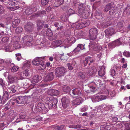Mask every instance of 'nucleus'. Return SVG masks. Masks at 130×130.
Here are the masks:
<instances>
[{
    "instance_id": "1",
    "label": "nucleus",
    "mask_w": 130,
    "mask_h": 130,
    "mask_svg": "<svg viewBox=\"0 0 130 130\" xmlns=\"http://www.w3.org/2000/svg\"><path fill=\"white\" fill-rule=\"evenodd\" d=\"M45 106L47 108H51L54 106V107L58 102L57 99L53 96L50 98L47 97L45 99Z\"/></svg>"
},
{
    "instance_id": "62",
    "label": "nucleus",
    "mask_w": 130,
    "mask_h": 130,
    "mask_svg": "<svg viewBox=\"0 0 130 130\" xmlns=\"http://www.w3.org/2000/svg\"><path fill=\"white\" fill-rule=\"evenodd\" d=\"M2 41L4 42H6L9 41V38L8 37H5L3 38Z\"/></svg>"
},
{
    "instance_id": "49",
    "label": "nucleus",
    "mask_w": 130,
    "mask_h": 130,
    "mask_svg": "<svg viewBox=\"0 0 130 130\" xmlns=\"http://www.w3.org/2000/svg\"><path fill=\"white\" fill-rule=\"evenodd\" d=\"M39 12L40 14V17H43L44 15H45L46 14V11L44 10L41 11H39Z\"/></svg>"
},
{
    "instance_id": "52",
    "label": "nucleus",
    "mask_w": 130,
    "mask_h": 130,
    "mask_svg": "<svg viewBox=\"0 0 130 130\" xmlns=\"http://www.w3.org/2000/svg\"><path fill=\"white\" fill-rule=\"evenodd\" d=\"M125 130H130V124L128 123H126L125 124Z\"/></svg>"
},
{
    "instance_id": "60",
    "label": "nucleus",
    "mask_w": 130,
    "mask_h": 130,
    "mask_svg": "<svg viewBox=\"0 0 130 130\" xmlns=\"http://www.w3.org/2000/svg\"><path fill=\"white\" fill-rule=\"evenodd\" d=\"M107 127V126L105 125H101L100 130H108Z\"/></svg>"
},
{
    "instance_id": "59",
    "label": "nucleus",
    "mask_w": 130,
    "mask_h": 130,
    "mask_svg": "<svg viewBox=\"0 0 130 130\" xmlns=\"http://www.w3.org/2000/svg\"><path fill=\"white\" fill-rule=\"evenodd\" d=\"M94 99L95 101L96 102H98L101 101L100 96L97 95L96 96Z\"/></svg>"
},
{
    "instance_id": "16",
    "label": "nucleus",
    "mask_w": 130,
    "mask_h": 130,
    "mask_svg": "<svg viewBox=\"0 0 130 130\" xmlns=\"http://www.w3.org/2000/svg\"><path fill=\"white\" fill-rule=\"evenodd\" d=\"M89 61L90 62L89 64V65H90V63L93 62V60L91 57L88 56L86 58L84 61L83 63L84 67L86 66L87 64L88 63Z\"/></svg>"
},
{
    "instance_id": "32",
    "label": "nucleus",
    "mask_w": 130,
    "mask_h": 130,
    "mask_svg": "<svg viewBox=\"0 0 130 130\" xmlns=\"http://www.w3.org/2000/svg\"><path fill=\"white\" fill-rule=\"evenodd\" d=\"M46 65L42 62H41L37 66L38 70H43L45 68Z\"/></svg>"
},
{
    "instance_id": "22",
    "label": "nucleus",
    "mask_w": 130,
    "mask_h": 130,
    "mask_svg": "<svg viewBox=\"0 0 130 130\" xmlns=\"http://www.w3.org/2000/svg\"><path fill=\"white\" fill-rule=\"evenodd\" d=\"M83 101L82 98L79 97L77 98L76 100L74 101L73 103L75 105H79L82 103Z\"/></svg>"
},
{
    "instance_id": "35",
    "label": "nucleus",
    "mask_w": 130,
    "mask_h": 130,
    "mask_svg": "<svg viewBox=\"0 0 130 130\" xmlns=\"http://www.w3.org/2000/svg\"><path fill=\"white\" fill-rule=\"evenodd\" d=\"M6 63L5 61L2 59L0 60V70H2L4 68V65Z\"/></svg>"
},
{
    "instance_id": "28",
    "label": "nucleus",
    "mask_w": 130,
    "mask_h": 130,
    "mask_svg": "<svg viewBox=\"0 0 130 130\" xmlns=\"http://www.w3.org/2000/svg\"><path fill=\"white\" fill-rule=\"evenodd\" d=\"M33 80L31 81L32 84H35L39 82V76L37 75H34L32 78Z\"/></svg>"
},
{
    "instance_id": "50",
    "label": "nucleus",
    "mask_w": 130,
    "mask_h": 130,
    "mask_svg": "<svg viewBox=\"0 0 130 130\" xmlns=\"http://www.w3.org/2000/svg\"><path fill=\"white\" fill-rule=\"evenodd\" d=\"M20 118L22 119H24L26 117V115L24 112H22L19 115Z\"/></svg>"
},
{
    "instance_id": "46",
    "label": "nucleus",
    "mask_w": 130,
    "mask_h": 130,
    "mask_svg": "<svg viewBox=\"0 0 130 130\" xmlns=\"http://www.w3.org/2000/svg\"><path fill=\"white\" fill-rule=\"evenodd\" d=\"M63 43L66 45L68 46H70V42H69V39L67 38L65 39L63 41Z\"/></svg>"
},
{
    "instance_id": "61",
    "label": "nucleus",
    "mask_w": 130,
    "mask_h": 130,
    "mask_svg": "<svg viewBox=\"0 0 130 130\" xmlns=\"http://www.w3.org/2000/svg\"><path fill=\"white\" fill-rule=\"evenodd\" d=\"M5 11V9L3 7L0 5V14L3 13Z\"/></svg>"
},
{
    "instance_id": "39",
    "label": "nucleus",
    "mask_w": 130,
    "mask_h": 130,
    "mask_svg": "<svg viewBox=\"0 0 130 130\" xmlns=\"http://www.w3.org/2000/svg\"><path fill=\"white\" fill-rule=\"evenodd\" d=\"M23 29L21 27L18 26L15 29V32L17 34H19L22 31Z\"/></svg>"
},
{
    "instance_id": "10",
    "label": "nucleus",
    "mask_w": 130,
    "mask_h": 130,
    "mask_svg": "<svg viewBox=\"0 0 130 130\" xmlns=\"http://www.w3.org/2000/svg\"><path fill=\"white\" fill-rule=\"evenodd\" d=\"M61 101L62 106L64 108H66L69 106L70 101L66 97L62 98L61 99Z\"/></svg>"
},
{
    "instance_id": "2",
    "label": "nucleus",
    "mask_w": 130,
    "mask_h": 130,
    "mask_svg": "<svg viewBox=\"0 0 130 130\" xmlns=\"http://www.w3.org/2000/svg\"><path fill=\"white\" fill-rule=\"evenodd\" d=\"M55 71L56 76L60 77L64 76L67 71L66 68L63 67H62L57 68L56 69Z\"/></svg>"
},
{
    "instance_id": "54",
    "label": "nucleus",
    "mask_w": 130,
    "mask_h": 130,
    "mask_svg": "<svg viewBox=\"0 0 130 130\" xmlns=\"http://www.w3.org/2000/svg\"><path fill=\"white\" fill-rule=\"evenodd\" d=\"M0 84L3 87H5V82L1 78H0Z\"/></svg>"
},
{
    "instance_id": "29",
    "label": "nucleus",
    "mask_w": 130,
    "mask_h": 130,
    "mask_svg": "<svg viewBox=\"0 0 130 130\" xmlns=\"http://www.w3.org/2000/svg\"><path fill=\"white\" fill-rule=\"evenodd\" d=\"M5 49L7 51L11 52L14 50V48L11 44H9L7 45L6 46Z\"/></svg>"
},
{
    "instance_id": "5",
    "label": "nucleus",
    "mask_w": 130,
    "mask_h": 130,
    "mask_svg": "<svg viewBox=\"0 0 130 130\" xmlns=\"http://www.w3.org/2000/svg\"><path fill=\"white\" fill-rule=\"evenodd\" d=\"M90 23L89 21L87 20L84 23H77L76 25L75 28L77 29H81L89 25L90 24Z\"/></svg>"
},
{
    "instance_id": "9",
    "label": "nucleus",
    "mask_w": 130,
    "mask_h": 130,
    "mask_svg": "<svg viewBox=\"0 0 130 130\" xmlns=\"http://www.w3.org/2000/svg\"><path fill=\"white\" fill-rule=\"evenodd\" d=\"M106 35L108 37L111 36L116 33L114 29L110 27L105 30Z\"/></svg>"
},
{
    "instance_id": "47",
    "label": "nucleus",
    "mask_w": 130,
    "mask_h": 130,
    "mask_svg": "<svg viewBox=\"0 0 130 130\" xmlns=\"http://www.w3.org/2000/svg\"><path fill=\"white\" fill-rule=\"evenodd\" d=\"M123 54L124 56L127 57H130V52H129L125 51L123 53Z\"/></svg>"
},
{
    "instance_id": "21",
    "label": "nucleus",
    "mask_w": 130,
    "mask_h": 130,
    "mask_svg": "<svg viewBox=\"0 0 130 130\" xmlns=\"http://www.w3.org/2000/svg\"><path fill=\"white\" fill-rule=\"evenodd\" d=\"M15 101L18 104L23 103L24 102L23 97L21 96H17L15 99Z\"/></svg>"
},
{
    "instance_id": "37",
    "label": "nucleus",
    "mask_w": 130,
    "mask_h": 130,
    "mask_svg": "<svg viewBox=\"0 0 130 130\" xmlns=\"http://www.w3.org/2000/svg\"><path fill=\"white\" fill-rule=\"evenodd\" d=\"M46 35L49 37H51L53 35V33L52 31L49 28H48L47 29L46 33Z\"/></svg>"
},
{
    "instance_id": "20",
    "label": "nucleus",
    "mask_w": 130,
    "mask_h": 130,
    "mask_svg": "<svg viewBox=\"0 0 130 130\" xmlns=\"http://www.w3.org/2000/svg\"><path fill=\"white\" fill-rule=\"evenodd\" d=\"M64 2V0H55L54 4V6L58 7L63 4Z\"/></svg>"
},
{
    "instance_id": "31",
    "label": "nucleus",
    "mask_w": 130,
    "mask_h": 130,
    "mask_svg": "<svg viewBox=\"0 0 130 130\" xmlns=\"http://www.w3.org/2000/svg\"><path fill=\"white\" fill-rule=\"evenodd\" d=\"M75 61H73L72 62V63L71 64L70 63H68L67 64V66L68 67V69L70 70H72L73 68V66H74L76 64Z\"/></svg>"
},
{
    "instance_id": "26",
    "label": "nucleus",
    "mask_w": 130,
    "mask_h": 130,
    "mask_svg": "<svg viewBox=\"0 0 130 130\" xmlns=\"http://www.w3.org/2000/svg\"><path fill=\"white\" fill-rule=\"evenodd\" d=\"M78 77L81 79H84L87 77V73L79 72L78 73Z\"/></svg>"
},
{
    "instance_id": "53",
    "label": "nucleus",
    "mask_w": 130,
    "mask_h": 130,
    "mask_svg": "<svg viewBox=\"0 0 130 130\" xmlns=\"http://www.w3.org/2000/svg\"><path fill=\"white\" fill-rule=\"evenodd\" d=\"M49 0H41V3L43 5H46L49 2Z\"/></svg>"
},
{
    "instance_id": "55",
    "label": "nucleus",
    "mask_w": 130,
    "mask_h": 130,
    "mask_svg": "<svg viewBox=\"0 0 130 130\" xmlns=\"http://www.w3.org/2000/svg\"><path fill=\"white\" fill-rule=\"evenodd\" d=\"M111 120L113 122H115L117 121L118 119L116 117H114L112 118Z\"/></svg>"
},
{
    "instance_id": "23",
    "label": "nucleus",
    "mask_w": 130,
    "mask_h": 130,
    "mask_svg": "<svg viewBox=\"0 0 130 130\" xmlns=\"http://www.w3.org/2000/svg\"><path fill=\"white\" fill-rule=\"evenodd\" d=\"M62 43V41L61 40H57L53 41L52 44L54 47H56L61 45Z\"/></svg>"
},
{
    "instance_id": "12",
    "label": "nucleus",
    "mask_w": 130,
    "mask_h": 130,
    "mask_svg": "<svg viewBox=\"0 0 130 130\" xmlns=\"http://www.w3.org/2000/svg\"><path fill=\"white\" fill-rule=\"evenodd\" d=\"M89 70L87 71L86 73L87 75L89 76H91L95 74L97 72V70L94 67H92L91 69H88Z\"/></svg>"
},
{
    "instance_id": "36",
    "label": "nucleus",
    "mask_w": 130,
    "mask_h": 130,
    "mask_svg": "<svg viewBox=\"0 0 130 130\" xmlns=\"http://www.w3.org/2000/svg\"><path fill=\"white\" fill-rule=\"evenodd\" d=\"M96 46V43L94 41H92L90 43V49L94 50V48Z\"/></svg>"
},
{
    "instance_id": "58",
    "label": "nucleus",
    "mask_w": 130,
    "mask_h": 130,
    "mask_svg": "<svg viewBox=\"0 0 130 130\" xmlns=\"http://www.w3.org/2000/svg\"><path fill=\"white\" fill-rule=\"evenodd\" d=\"M30 8L32 11L33 13L34 12L36 11L37 10V7L36 6H31Z\"/></svg>"
},
{
    "instance_id": "27",
    "label": "nucleus",
    "mask_w": 130,
    "mask_h": 130,
    "mask_svg": "<svg viewBox=\"0 0 130 130\" xmlns=\"http://www.w3.org/2000/svg\"><path fill=\"white\" fill-rule=\"evenodd\" d=\"M12 44L14 49V48L15 49L19 48L21 46L19 41L13 42Z\"/></svg>"
},
{
    "instance_id": "11",
    "label": "nucleus",
    "mask_w": 130,
    "mask_h": 130,
    "mask_svg": "<svg viewBox=\"0 0 130 130\" xmlns=\"http://www.w3.org/2000/svg\"><path fill=\"white\" fill-rule=\"evenodd\" d=\"M44 57H37L35 58L32 61V63L37 67L42 61V59H44Z\"/></svg>"
},
{
    "instance_id": "41",
    "label": "nucleus",
    "mask_w": 130,
    "mask_h": 130,
    "mask_svg": "<svg viewBox=\"0 0 130 130\" xmlns=\"http://www.w3.org/2000/svg\"><path fill=\"white\" fill-rule=\"evenodd\" d=\"M25 13L26 15H29L33 13L32 11L30 8L26 9L25 11Z\"/></svg>"
},
{
    "instance_id": "8",
    "label": "nucleus",
    "mask_w": 130,
    "mask_h": 130,
    "mask_svg": "<svg viewBox=\"0 0 130 130\" xmlns=\"http://www.w3.org/2000/svg\"><path fill=\"white\" fill-rule=\"evenodd\" d=\"M34 27L33 24L31 22L27 23L24 26L25 30L27 32H30L33 30Z\"/></svg>"
},
{
    "instance_id": "24",
    "label": "nucleus",
    "mask_w": 130,
    "mask_h": 130,
    "mask_svg": "<svg viewBox=\"0 0 130 130\" xmlns=\"http://www.w3.org/2000/svg\"><path fill=\"white\" fill-rule=\"evenodd\" d=\"M10 69L11 72H15L18 70L19 67L15 65L13 63H12L11 64Z\"/></svg>"
},
{
    "instance_id": "30",
    "label": "nucleus",
    "mask_w": 130,
    "mask_h": 130,
    "mask_svg": "<svg viewBox=\"0 0 130 130\" xmlns=\"http://www.w3.org/2000/svg\"><path fill=\"white\" fill-rule=\"evenodd\" d=\"M113 5L111 3L107 4L105 6L104 9V11L106 12H107L109 10L112 8Z\"/></svg>"
},
{
    "instance_id": "34",
    "label": "nucleus",
    "mask_w": 130,
    "mask_h": 130,
    "mask_svg": "<svg viewBox=\"0 0 130 130\" xmlns=\"http://www.w3.org/2000/svg\"><path fill=\"white\" fill-rule=\"evenodd\" d=\"M18 0H10L8 2L10 5H15L18 4Z\"/></svg>"
},
{
    "instance_id": "6",
    "label": "nucleus",
    "mask_w": 130,
    "mask_h": 130,
    "mask_svg": "<svg viewBox=\"0 0 130 130\" xmlns=\"http://www.w3.org/2000/svg\"><path fill=\"white\" fill-rule=\"evenodd\" d=\"M81 94V90L79 88H75L70 92V94L73 97L78 96Z\"/></svg>"
},
{
    "instance_id": "25",
    "label": "nucleus",
    "mask_w": 130,
    "mask_h": 130,
    "mask_svg": "<svg viewBox=\"0 0 130 130\" xmlns=\"http://www.w3.org/2000/svg\"><path fill=\"white\" fill-rule=\"evenodd\" d=\"M20 21L19 19H15L12 22V26L13 28H15L20 22Z\"/></svg>"
},
{
    "instance_id": "18",
    "label": "nucleus",
    "mask_w": 130,
    "mask_h": 130,
    "mask_svg": "<svg viewBox=\"0 0 130 130\" xmlns=\"http://www.w3.org/2000/svg\"><path fill=\"white\" fill-rule=\"evenodd\" d=\"M8 84L11 85V84L15 82L16 78L15 77L11 75H9L8 76Z\"/></svg>"
},
{
    "instance_id": "48",
    "label": "nucleus",
    "mask_w": 130,
    "mask_h": 130,
    "mask_svg": "<svg viewBox=\"0 0 130 130\" xmlns=\"http://www.w3.org/2000/svg\"><path fill=\"white\" fill-rule=\"evenodd\" d=\"M76 40L75 37H72L69 38V41L70 44H73L75 42Z\"/></svg>"
},
{
    "instance_id": "13",
    "label": "nucleus",
    "mask_w": 130,
    "mask_h": 130,
    "mask_svg": "<svg viewBox=\"0 0 130 130\" xmlns=\"http://www.w3.org/2000/svg\"><path fill=\"white\" fill-rule=\"evenodd\" d=\"M84 46L85 45H83L81 44H78L76 47L73 50V52L75 53L81 50L85 49Z\"/></svg>"
},
{
    "instance_id": "14",
    "label": "nucleus",
    "mask_w": 130,
    "mask_h": 130,
    "mask_svg": "<svg viewBox=\"0 0 130 130\" xmlns=\"http://www.w3.org/2000/svg\"><path fill=\"white\" fill-rule=\"evenodd\" d=\"M54 75L52 72L48 74L45 78V80L46 81L52 80L54 78Z\"/></svg>"
},
{
    "instance_id": "33",
    "label": "nucleus",
    "mask_w": 130,
    "mask_h": 130,
    "mask_svg": "<svg viewBox=\"0 0 130 130\" xmlns=\"http://www.w3.org/2000/svg\"><path fill=\"white\" fill-rule=\"evenodd\" d=\"M79 9L78 11L79 13L81 15H83V14L85 13V7L83 6L81 7L80 6L79 7Z\"/></svg>"
},
{
    "instance_id": "45",
    "label": "nucleus",
    "mask_w": 130,
    "mask_h": 130,
    "mask_svg": "<svg viewBox=\"0 0 130 130\" xmlns=\"http://www.w3.org/2000/svg\"><path fill=\"white\" fill-rule=\"evenodd\" d=\"M64 127V126L63 125L60 126H57L55 127V130H61L63 129Z\"/></svg>"
},
{
    "instance_id": "44",
    "label": "nucleus",
    "mask_w": 130,
    "mask_h": 130,
    "mask_svg": "<svg viewBox=\"0 0 130 130\" xmlns=\"http://www.w3.org/2000/svg\"><path fill=\"white\" fill-rule=\"evenodd\" d=\"M81 125L79 124H77L76 125H70L69 127L70 128L76 129L80 128L81 127Z\"/></svg>"
},
{
    "instance_id": "56",
    "label": "nucleus",
    "mask_w": 130,
    "mask_h": 130,
    "mask_svg": "<svg viewBox=\"0 0 130 130\" xmlns=\"http://www.w3.org/2000/svg\"><path fill=\"white\" fill-rule=\"evenodd\" d=\"M116 10L115 9H111L109 11V13L110 15H113L114 13L115 12Z\"/></svg>"
},
{
    "instance_id": "63",
    "label": "nucleus",
    "mask_w": 130,
    "mask_h": 130,
    "mask_svg": "<svg viewBox=\"0 0 130 130\" xmlns=\"http://www.w3.org/2000/svg\"><path fill=\"white\" fill-rule=\"evenodd\" d=\"M120 38H119L115 41L116 44L118 45H120L121 44V42L120 40Z\"/></svg>"
},
{
    "instance_id": "4",
    "label": "nucleus",
    "mask_w": 130,
    "mask_h": 130,
    "mask_svg": "<svg viewBox=\"0 0 130 130\" xmlns=\"http://www.w3.org/2000/svg\"><path fill=\"white\" fill-rule=\"evenodd\" d=\"M90 38L91 40H93L96 39L98 34L97 29L95 28H92L89 31Z\"/></svg>"
},
{
    "instance_id": "51",
    "label": "nucleus",
    "mask_w": 130,
    "mask_h": 130,
    "mask_svg": "<svg viewBox=\"0 0 130 130\" xmlns=\"http://www.w3.org/2000/svg\"><path fill=\"white\" fill-rule=\"evenodd\" d=\"M23 73V75L27 76L29 74V71L28 69H26L24 71Z\"/></svg>"
},
{
    "instance_id": "40",
    "label": "nucleus",
    "mask_w": 130,
    "mask_h": 130,
    "mask_svg": "<svg viewBox=\"0 0 130 130\" xmlns=\"http://www.w3.org/2000/svg\"><path fill=\"white\" fill-rule=\"evenodd\" d=\"M44 23L43 22L41 21L40 20H39L38 21L37 25L38 27V29H41Z\"/></svg>"
},
{
    "instance_id": "15",
    "label": "nucleus",
    "mask_w": 130,
    "mask_h": 130,
    "mask_svg": "<svg viewBox=\"0 0 130 130\" xmlns=\"http://www.w3.org/2000/svg\"><path fill=\"white\" fill-rule=\"evenodd\" d=\"M8 91L9 93H13L15 92L16 91V90L14 89L15 86L13 84L10 85L8 84Z\"/></svg>"
},
{
    "instance_id": "7",
    "label": "nucleus",
    "mask_w": 130,
    "mask_h": 130,
    "mask_svg": "<svg viewBox=\"0 0 130 130\" xmlns=\"http://www.w3.org/2000/svg\"><path fill=\"white\" fill-rule=\"evenodd\" d=\"M47 107L45 106V105L42 103H39L35 108V110L37 111H41L47 109Z\"/></svg>"
},
{
    "instance_id": "19",
    "label": "nucleus",
    "mask_w": 130,
    "mask_h": 130,
    "mask_svg": "<svg viewBox=\"0 0 130 130\" xmlns=\"http://www.w3.org/2000/svg\"><path fill=\"white\" fill-rule=\"evenodd\" d=\"M48 94L51 95L57 96L59 94V92L57 90L52 89L48 91Z\"/></svg>"
},
{
    "instance_id": "57",
    "label": "nucleus",
    "mask_w": 130,
    "mask_h": 130,
    "mask_svg": "<svg viewBox=\"0 0 130 130\" xmlns=\"http://www.w3.org/2000/svg\"><path fill=\"white\" fill-rule=\"evenodd\" d=\"M110 72L111 75L112 76H113L115 75L116 74V72L114 69H111V70Z\"/></svg>"
},
{
    "instance_id": "17",
    "label": "nucleus",
    "mask_w": 130,
    "mask_h": 130,
    "mask_svg": "<svg viewBox=\"0 0 130 130\" xmlns=\"http://www.w3.org/2000/svg\"><path fill=\"white\" fill-rule=\"evenodd\" d=\"M105 74V67L104 66H102L98 72L99 75L102 77Z\"/></svg>"
},
{
    "instance_id": "43",
    "label": "nucleus",
    "mask_w": 130,
    "mask_h": 130,
    "mask_svg": "<svg viewBox=\"0 0 130 130\" xmlns=\"http://www.w3.org/2000/svg\"><path fill=\"white\" fill-rule=\"evenodd\" d=\"M75 13V11L73 9H70L67 12V14L69 16Z\"/></svg>"
},
{
    "instance_id": "38",
    "label": "nucleus",
    "mask_w": 130,
    "mask_h": 130,
    "mask_svg": "<svg viewBox=\"0 0 130 130\" xmlns=\"http://www.w3.org/2000/svg\"><path fill=\"white\" fill-rule=\"evenodd\" d=\"M70 87L67 86H64L63 88V90L64 92H70Z\"/></svg>"
},
{
    "instance_id": "64",
    "label": "nucleus",
    "mask_w": 130,
    "mask_h": 130,
    "mask_svg": "<svg viewBox=\"0 0 130 130\" xmlns=\"http://www.w3.org/2000/svg\"><path fill=\"white\" fill-rule=\"evenodd\" d=\"M115 69L117 70V71H118L121 70V67L119 65H118L117 66H116L115 67Z\"/></svg>"
},
{
    "instance_id": "3",
    "label": "nucleus",
    "mask_w": 130,
    "mask_h": 130,
    "mask_svg": "<svg viewBox=\"0 0 130 130\" xmlns=\"http://www.w3.org/2000/svg\"><path fill=\"white\" fill-rule=\"evenodd\" d=\"M23 40L25 45L30 46L32 45L31 42L32 40V38L30 36H27L24 37L23 38Z\"/></svg>"
},
{
    "instance_id": "42",
    "label": "nucleus",
    "mask_w": 130,
    "mask_h": 130,
    "mask_svg": "<svg viewBox=\"0 0 130 130\" xmlns=\"http://www.w3.org/2000/svg\"><path fill=\"white\" fill-rule=\"evenodd\" d=\"M94 84L97 86L100 87L102 85L101 84V81L100 79H99L97 80H94Z\"/></svg>"
}]
</instances>
